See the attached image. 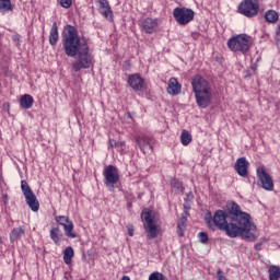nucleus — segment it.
<instances>
[{
    "label": "nucleus",
    "mask_w": 280,
    "mask_h": 280,
    "mask_svg": "<svg viewBox=\"0 0 280 280\" xmlns=\"http://www.w3.org/2000/svg\"><path fill=\"white\" fill-rule=\"evenodd\" d=\"M205 222L211 231H223L228 237H242L245 242H255L257 240V225L250 221V214L242 211V207L235 201L226 203V211L217 210L214 214L211 211L205 215Z\"/></svg>",
    "instance_id": "1"
},
{
    "label": "nucleus",
    "mask_w": 280,
    "mask_h": 280,
    "mask_svg": "<svg viewBox=\"0 0 280 280\" xmlns=\"http://www.w3.org/2000/svg\"><path fill=\"white\" fill-rule=\"evenodd\" d=\"M62 49L68 58H75L72 61V71L78 73L82 69L93 67V54L86 38H80L78 28L71 24L63 26L61 33Z\"/></svg>",
    "instance_id": "2"
},
{
    "label": "nucleus",
    "mask_w": 280,
    "mask_h": 280,
    "mask_svg": "<svg viewBox=\"0 0 280 280\" xmlns=\"http://www.w3.org/2000/svg\"><path fill=\"white\" fill-rule=\"evenodd\" d=\"M191 86L197 106H199V108H209V106H211V101L213 100L211 83L202 78V75L197 74L191 80Z\"/></svg>",
    "instance_id": "3"
},
{
    "label": "nucleus",
    "mask_w": 280,
    "mask_h": 280,
    "mask_svg": "<svg viewBox=\"0 0 280 280\" xmlns=\"http://www.w3.org/2000/svg\"><path fill=\"white\" fill-rule=\"evenodd\" d=\"M228 47L230 51L235 54H248L250 47H253V37L247 34L233 36L228 40Z\"/></svg>",
    "instance_id": "4"
},
{
    "label": "nucleus",
    "mask_w": 280,
    "mask_h": 280,
    "mask_svg": "<svg viewBox=\"0 0 280 280\" xmlns=\"http://www.w3.org/2000/svg\"><path fill=\"white\" fill-rule=\"evenodd\" d=\"M21 189L25 198L26 205L30 207L32 211H34V213H36L38 209H40V202H38L36 194H34V190H32L30 184H27V180L23 179L21 182Z\"/></svg>",
    "instance_id": "5"
},
{
    "label": "nucleus",
    "mask_w": 280,
    "mask_h": 280,
    "mask_svg": "<svg viewBox=\"0 0 280 280\" xmlns=\"http://www.w3.org/2000/svg\"><path fill=\"white\" fill-rule=\"evenodd\" d=\"M104 185L109 191H115V185L119 183V170L115 165H108L103 171Z\"/></svg>",
    "instance_id": "6"
},
{
    "label": "nucleus",
    "mask_w": 280,
    "mask_h": 280,
    "mask_svg": "<svg viewBox=\"0 0 280 280\" xmlns=\"http://www.w3.org/2000/svg\"><path fill=\"white\" fill-rule=\"evenodd\" d=\"M240 14L253 19L259 14V0H244L238 5Z\"/></svg>",
    "instance_id": "7"
},
{
    "label": "nucleus",
    "mask_w": 280,
    "mask_h": 280,
    "mask_svg": "<svg viewBox=\"0 0 280 280\" xmlns=\"http://www.w3.org/2000/svg\"><path fill=\"white\" fill-rule=\"evenodd\" d=\"M257 174V185L261 187L266 191H275V180H272V176H270L264 166H260L256 171Z\"/></svg>",
    "instance_id": "8"
},
{
    "label": "nucleus",
    "mask_w": 280,
    "mask_h": 280,
    "mask_svg": "<svg viewBox=\"0 0 280 280\" xmlns=\"http://www.w3.org/2000/svg\"><path fill=\"white\" fill-rule=\"evenodd\" d=\"M196 13L191 9L187 8H175L173 10V16L178 25H188L194 20Z\"/></svg>",
    "instance_id": "9"
},
{
    "label": "nucleus",
    "mask_w": 280,
    "mask_h": 280,
    "mask_svg": "<svg viewBox=\"0 0 280 280\" xmlns=\"http://www.w3.org/2000/svg\"><path fill=\"white\" fill-rule=\"evenodd\" d=\"M141 220H143L144 229L149 235V240H155V237H159V228L154 223V219L152 218L151 211H142L141 213Z\"/></svg>",
    "instance_id": "10"
},
{
    "label": "nucleus",
    "mask_w": 280,
    "mask_h": 280,
    "mask_svg": "<svg viewBox=\"0 0 280 280\" xmlns=\"http://www.w3.org/2000/svg\"><path fill=\"white\" fill-rule=\"evenodd\" d=\"M56 222H58L61 226H63L65 235L70 237L71 240H75L78 234L73 233V221L69 219V217L59 215L56 217Z\"/></svg>",
    "instance_id": "11"
},
{
    "label": "nucleus",
    "mask_w": 280,
    "mask_h": 280,
    "mask_svg": "<svg viewBox=\"0 0 280 280\" xmlns=\"http://www.w3.org/2000/svg\"><path fill=\"white\" fill-rule=\"evenodd\" d=\"M127 83L136 93H139V91L143 92V89H145V79H143L139 73L130 74Z\"/></svg>",
    "instance_id": "12"
},
{
    "label": "nucleus",
    "mask_w": 280,
    "mask_h": 280,
    "mask_svg": "<svg viewBox=\"0 0 280 280\" xmlns=\"http://www.w3.org/2000/svg\"><path fill=\"white\" fill-rule=\"evenodd\" d=\"M136 143L138 148H140L141 152H143V154H150V152L154 151L152 139L148 136L136 137Z\"/></svg>",
    "instance_id": "13"
},
{
    "label": "nucleus",
    "mask_w": 280,
    "mask_h": 280,
    "mask_svg": "<svg viewBox=\"0 0 280 280\" xmlns=\"http://www.w3.org/2000/svg\"><path fill=\"white\" fill-rule=\"evenodd\" d=\"M158 25H159V22H156V20L152 18L140 20L141 30L145 34H154V32H156Z\"/></svg>",
    "instance_id": "14"
},
{
    "label": "nucleus",
    "mask_w": 280,
    "mask_h": 280,
    "mask_svg": "<svg viewBox=\"0 0 280 280\" xmlns=\"http://www.w3.org/2000/svg\"><path fill=\"white\" fill-rule=\"evenodd\" d=\"M249 165L250 163L246 161V158H238L236 160L234 170L236 171V174H238V176L246 178V176H248Z\"/></svg>",
    "instance_id": "15"
},
{
    "label": "nucleus",
    "mask_w": 280,
    "mask_h": 280,
    "mask_svg": "<svg viewBox=\"0 0 280 280\" xmlns=\"http://www.w3.org/2000/svg\"><path fill=\"white\" fill-rule=\"evenodd\" d=\"M166 91L168 95H180V91H183V85L178 83L177 78L173 77L168 81V86Z\"/></svg>",
    "instance_id": "16"
},
{
    "label": "nucleus",
    "mask_w": 280,
    "mask_h": 280,
    "mask_svg": "<svg viewBox=\"0 0 280 280\" xmlns=\"http://www.w3.org/2000/svg\"><path fill=\"white\" fill-rule=\"evenodd\" d=\"M101 8V14L107 19V21H113V9L108 0H96Z\"/></svg>",
    "instance_id": "17"
},
{
    "label": "nucleus",
    "mask_w": 280,
    "mask_h": 280,
    "mask_svg": "<svg viewBox=\"0 0 280 280\" xmlns=\"http://www.w3.org/2000/svg\"><path fill=\"white\" fill-rule=\"evenodd\" d=\"M58 38H59V34H58V23L54 22L52 26L50 28V33H49V44L55 47V45H58Z\"/></svg>",
    "instance_id": "18"
},
{
    "label": "nucleus",
    "mask_w": 280,
    "mask_h": 280,
    "mask_svg": "<svg viewBox=\"0 0 280 280\" xmlns=\"http://www.w3.org/2000/svg\"><path fill=\"white\" fill-rule=\"evenodd\" d=\"M20 106L24 109H30L34 106V97L30 94H24L20 98Z\"/></svg>",
    "instance_id": "19"
},
{
    "label": "nucleus",
    "mask_w": 280,
    "mask_h": 280,
    "mask_svg": "<svg viewBox=\"0 0 280 280\" xmlns=\"http://www.w3.org/2000/svg\"><path fill=\"white\" fill-rule=\"evenodd\" d=\"M62 237H63V234L59 228H51L50 240H52V242H54V244H56V246H60V240H62Z\"/></svg>",
    "instance_id": "20"
},
{
    "label": "nucleus",
    "mask_w": 280,
    "mask_h": 280,
    "mask_svg": "<svg viewBox=\"0 0 280 280\" xmlns=\"http://www.w3.org/2000/svg\"><path fill=\"white\" fill-rule=\"evenodd\" d=\"M8 12H14L12 0H0V13L8 14Z\"/></svg>",
    "instance_id": "21"
},
{
    "label": "nucleus",
    "mask_w": 280,
    "mask_h": 280,
    "mask_svg": "<svg viewBox=\"0 0 280 280\" xmlns=\"http://www.w3.org/2000/svg\"><path fill=\"white\" fill-rule=\"evenodd\" d=\"M25 235V230L23 228H14L10 233V242L14 244V242L21 240Z\"/></svg>",
    "instance_id": "22"
},
{
    "label": "nucleus",
    "mask_w": 280,
    "mask_h": 280,
    "mask_svg": "<svg viewBox=\"0 0 280 280\" xmlns=\"http://www.w3.org/2000/svg\"><path fill=\"white\" fill-rule=\"evenodd\" d=\"M265 20L267 23H277L279 21V13L272 9L265 12Z\"/></svg>",
    "instance_id": "23"
},
{
    "label": "nucleus",
    "mask_w": 280,
    "mask_h": 280,
    "mask_svg": "<svg viewBox=\"0 0 280 280\" xmlns=\"http://www.w3.org/2000/svg\"><path fill=\"white\" fill-rule=\"evenodd\" d=\"M185 229H187V217H182L177 223V235L178 237L185 236Z\"/></svg>",
    "instance_id": "24"
},
{
    "label": "nucleus",
    "mask_w": 280,
    "mask_h": 280,
    "mask_svg": "<svg viewBox=\"0 0 280 280\" xmlns=\"http://www.w3.org/2000/svg\"><path fill=\"white\" fill-rule=\"evenodd\" d=\"M75 255V252L73 250V247L68 246L63 250V261L69 266L71 264V260L73 259V256Z\"/></svg>",
    "instance_id": "25"
},
{
    "label": "nucleus",
    "mask_w": 280,
    "mask_h": 280,
    "mask_svg": "<svg viewBox=\"0 0 280 280\" xmlns=\"http://www.w3.org/2000/svg\"><path fill=\"white\" fill-rule=\"evenodd\" d=\"M269 280H279L280 279V267L271 265L268 270Z\"/></svg>",
    "instance_id": "26"
},
{
    "label": "nucleus",
    "mask_w": 280,
    "mask_h": 280,
    "mask_svg": "<svg viewBox=\"0 0 280 280\" xmlns=\"http://www.w3.org/2000/svg\"><path fill=\"white\" fill-rule=\"evenodd\" d=\"M172 189H175L176 194H180V191H185V187H183V182L178 180L177 178H173L171 180Z\"/></svg>",
    "instance_id": "27"
},
{
    "label": "nucleus",
    "mask_w": 280,
    "mask_h": 280,
    "mask_svg": "<svg viewBox=\"0 0 280 280\" xmlns=\"http://www.w3.org/2000/svg\"><path fill=\"white\" fill-rule=\"evenodd\" d=\"M180 141L184 145H189L191 143V133L187 130H183L180 135Z\"/></svg>",
    "instance_id": "28"
},
{
    "label": "nucleus",
    "mask_w": 280,
    "mask_h": 280,
    "mask_svg": "<svg viewBox=\"0 0 280 280\" xmlns=\"http://www.w3.org/2000/svg\"><path fill=\"white\" fill-rule=\"evenodd\" d=\"M149 280H165V276L159 271H154L149 276Z\"/></svg>",
    "instance_id": "29"
},
{
    "label": "nucleus",
    "mask_w": 280,
    "mask_h": 280,
    "mask_svg": "<svg viewBox=\"0 0 280 280\" xmlns=\"http://www.w3.org/2000/svg\"><path fill=\"white\" fill-rule=\"evenodd\" d=\"M198 237L201 244H207V242H209V235H207L205 232H199Z\"/></svg>",
    "instance_id": "30"
},
{
    "label": "nucleus",
    "mask_w": 280,
    "mask_h": 280,
    "mask_svg": "<svg viewBox=\"0 0 280 280\" xmlns=\"http://www.w3.org/2000/svg\"><path fill=\"white\" fill-rule=\"evenodd\" d=\"M72 3H73L72 0H60L61 8H66V9L71 8Z\"/></svg>",
    "instance_id": "31"
},
{
    "label": "nucleus",
    "mask_w": 280,
    "mask_h": 280,
    "mask_svg": "<svg viewBox=\"0 0 280 280\" xmlns=\"http://www.w3.org/2000/svg\"><path fill=\"white\" fill-rule=\"evenodd\" d=\"M12 40L16 45V47H19L21 45V35L19 34L13 35Z\"/></svg>",
    "instance_id": "32"
},
{
    "label": "nucleus",
    "mask_w": 280,
    "mask_h": 280,
    "mask_svg": "<svg viewBox=\"0 0 280 280\" xmlns=\"http://www.w3.org/2000/svg\"><path fill=\"white\" fill-rule=\"evenodd\" d=\"M110 148H117V145H124V142H117L116 140L109 139Z\"/></svg>",
    "instance_id": "33"
},
{
    "label": "nucleus",
    "mask_w": 280,
    "mask_h": 280,
    "mask_svg": "<svg viewBox=\"0 0 280 280\" xmlns=\"http://www.w3.org/2000/svg\"><path fill=\"white\" fill-rule=\"evenodd\" d=\"M184 211H186V214H187V211H191V201L184 202Z\"/></svg>",
    "instance_id": "34"
},
{
    "label": "nucleus",
    "mask_w": 280,
    "mask_h": 280,
    "mask_svg": "<svg viewBox=\"0 0 280 280\" xmlns=\"http://www.w3.org/2000/svg\"><path fill=\"white\" fill-rule=\"evenodd\" d=\"M191 200H194V194L192 192H188L186 195V198L184 199L185 202H191Z\"/></svg>",
    "instance_id": "35"
},
{
    "label": "nucleus",
    "mask_w": 280,
    "mask_h": 280,
    "mask_svg": "<svg viewBox=\"0 0 280 280\" xmlns=\"http://www.w3.org/2000/svg\"><path fill=\"white\" fill-rule=\"evenodd\" d=\"M128 235L129 237H132L135 235V228L132 225L128 226Z\"/></svg>",
    "instance_id": "36"
},
{
    "label": "nucleus",
    "mask_w": 280,
    "mask_h": 280,
    "mask_svg": "<svg viewBox=\"0 0 280 280\" xmlns=\"http://www.w3.org/2000/svg\"><path fill=\"white\" fill-rule=\"evenodd\" d=\"M262 243L255 244V250H261Z\"/></svg>",
    "instance_id": "37"
},
{
    "label": "nucleus",
    "mask_w": 280,
    "mask_h": 280,
    "mask_svg": "<svg viewBox=\"0 0 280 280\" xmlns=\"http://www.w3.org/2000/svg\"><path fill=\"white\" fill-rule=\"evenodd\" d=\"M185 217H186V220L187 218H189V211L184 210L182 218H185Z\"/></svg>",
    "instance_id": "38"
},
{
    "label": "nucleus",
    "mask_w": 280,
    "mask_h": 280,
    "mask_svg": "<svg viewBox=\"0 0 280 280\" xmlns=\"http://www.w3.org/2000/svg\"><path fill=\"white\" fill-rule=\"evenodd\" d=\"M266 242H268V238H267V237H261V238H260V243H261V244H264V243H266Z\"/></svg>",
    "instance_id": "39"
},
{
    "label": "nucleus",
    "mask_w": 280,
    "mask_h": 280,
    "mask_svg": "<svg viewBox=\"0 0 280 280\" xmlns=\"http://www.w3.org/2000/svg\"><path fill=\"white\" fill-rule=\"evenodd\" d=\"M121 280H130V277L124 276V277L121 278Z\"/></svg>",
    "instance_id": "40"
},
{
    "label": "nucleus",
    "mask_w": 280,
    "mask_h": 280,
    "mask_svg": "<svg viewBox=\"0 0 280 280\" xmlns=\"http://www.w3.org/2000/svg\"><path fill=\"white\" fill-rule=\"evenodd\" d=\"M127 115H128L129 119H132V114L131 113H128Z\"/></svg>",
    "instance_id": "41"
},
{
    "label": "nucleus",
    "mask_w": 280,
    "mask_h": 280,
    "mask_svg": "<svg viewBox=\"0 0 280 280\" xmlns=\"http://www.w3.org/2000/svg\"><path fill=\"white\" fill-rule=\"evenodd\" d=\"M252 69H254V71H255V69H257V66L252 67Z\"/></svg>",
    "instance_id": "42"
},
{
    "label": "nucleus",
    "mask_w": 280,
    "mask_h": 280,
    "mask_svg": "<svg viewBox=\"0 0 280 280\" xmlns=\"http://www.w3.org/2000/svg\"><path fill=\"white\" fill-rule=\"evenodd\" d=\"M3 198H8V195H3Z\"/></svg>",
    "instance_id": "43"
}]
</instances>
